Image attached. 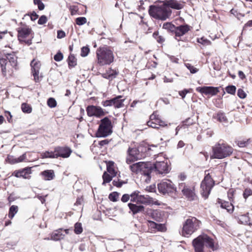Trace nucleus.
Here are the masks:
<instances>
[{
  "label": "nucleus",
  "mask_w": 252,
  "mask_h": 252,
  "mask_svg": "<svg viewBox=\"0 0 252 252\" xmlns=\"http://www.w3.org/2000/svg\"><path fill=\"white\" fill-rule=\"evenodd\" d=\"M192 245L195 252H204L205 246L213 251L218 249V246L214 244V240L206 234L200 235L193 239Z\"/></svg>",
  "instance_id": "obj_1"
},
{
  "label": "nucleus",
  "mask_w": 252,
  "mask_h": 252,
  "mask_svg": "<svg viewBox=\"0 0 252 252\" xmlns=\"http://www.w3.org/2000/svg\"><path fill=\"white\" fill-rule=\"evenodd\" d=\"M97 63L100 66L110 65L114 62V55L110 47L103 46L99 47L96 51Z\"/></svg>",
  "instance_id": "obj_2"
},
{
  "label": "nucleus",
  "mask_w": 252,
  "mask_h": 252,
  "mask_svg": "<svg viewBox=\"0 0 252 252\" xmlns=\"http://www.w3.org/2000/svg\"><path fill=\"white\" fill-rule=\"evenodd\" d=\"M213 152L212 158L222 159L231 155L233 149L226 143L219 142L213 147Z\"/></svg>",
  "instance_id": "obj_3"
},
{
  "label": "nucleus",
  "mask_w": 252,
  "mask_h": 252,
  "mask_svg": "<svg viewBox=\"0 0 252 252\" xmlns=\"http://www.w3.org/2000/svg\"><path fill=\"white\" fill-rule=\"evenodd\" d=\"M149 13L151 16L161 20H165L169 17L171 10L163 4L161 6L151 5L149 9Z\"/></svg>",
  "instance_id": "obj_4"
},
{
  "label": "nucleus",
  "mask_w": 252,
  "mask_h": 252,
  "mask_svg": "<svg viewBox=\"0 0 252 252\" xmlns=\"http://www.w3.org/2000/svg\"><path fill=\"white\" fill-rule=\"evenodd\" d=\"M200 223V221L194 217L187 219L183 225L182 235L188 237L199 228Z\"/></svg>",
  "instance_id": "obj_5"
},
{
  "label": "nucleus",
  "mask_w": 252,
  "mask_h": 252,
  "mask_svg": "<svg viewBox=\"0 0 252 252\" xmlns=\"http://www.w3.org/2000/svg\"><path fill=\"white\" fill-rule=\"evenodd\" d=\"M131 171L136 174H140L150 177L152 173V164L148 162H139L129 166Z\"/></svg>",
  "instance_id": "obj_6"
},
{
  "label": "nucleus",
  "mask_w": 252,
  "mask_h": 252,
  "mask_svg": "<svg viewBox=\"0 0 252 252\" xmlns=\"http://www.w3.org/2000/svg\"><path fill=\"white\" fill-rule=\"evenodd\" d=\"M112 132L111 122L107 117L100 121V124L96 133L97 137H105Z\"/></svg>",
  "instance_id": "obj_7"
},
{
  "label": "nucleus",
  "mask_w": 252,
  "mask_h": 252,
  "mask_svg": "<svg viewBox=\"0 0 252 252\" xmlns=\"http://www.w3.org/2000/svg\"><path fill=\"white\" fill-rule=\"evenodd\" d=\"M214 185V182L209 173L207 174L202 181L200 185L201 194L205 199L208 197L212 188Z\"/></svg>",
  "instance_id": "obj_8"
},
{
  "label": "nucleus",
  "mask_w": 252,
  "mask_h": 252,
  "mask_svg": "<svg viewBox=\"0 0 252 252\" xmlns=\"http://www.w3.org/2000/svg\"><path fill=\"white\" fill-rule=\"evenodd\" d=\"M158 189L159 192L163 194H169L172 193L176 190L173 183L169 180H165L161 181L158 184Z\"/></svg>",
  "instance_id": "obj_9"
},
{
  "label": "nucleus",
  "mask_w": 252,
  "mask_h": 252,
  "mask_svg": "<svg viewBox=\"0 0 252 252\" xmlns=\"http://www.w3.org/2000/svg\"><path fill=\"white\" fill-rule=\"evenodd\" d=\"M152 172L154 171L157 174H166L170 170L167 160L156 161L153 165H152Z\"/></svg>",
  "instance_id": "obj_10"
},
{
  "label": "nucleus",
  "mask_w": 252,
  "mask_h": 252,
  "mask_svg": "<svg viewBox=\"0 0 252 252\" xmlns=\"http://www.w3.org/2000/svg\"><path fill=\"white\" fill-rule=\"evenodd\" d=\"M122 95H118L109 100L102 102L101 104L104 107L113 106L115 108H120L124 106V102L125 99L122 98Z\"/></svg>",
  "instance_id": "obj_11"
},
{
  "label": "nucleus",
  "mask_w": 252,
  "mask_h": 252,
  "mask_svg": "<svg viewBox=\"0 0 252 252\" xmlns=\"http://www.w3.org/2000/svg\"><path fill=\"white\" fill-rule=\"evenodd\" d=\"M127 154L126 162L128 164L132 163L135 160L141 159L142 157L139 150L136 148H129L127 150Z\"/></svg>",
  "instance_id": "obj_12"
},
{
  "label": "nucleus",
  "mask_w": 252,
  "mask_h": 252,
  "mask_svg": "<svg viewBox=\"0 0 252 252\" xmlns=\"http://www.w3.org/2000/svg\"><path fill=\"white\" fill-rule=\"evenodd\" d=\"M57 158L59 157L62 158H67L70 157L72 150L67 146H58L55 148Z\"/></svg>",
  "instance_id": "obj_13"
},
{
  "label": "nucleus",
  "mask_w": 252,
  "mask_h": 252,
  "mask_svg": "<svg viewBox=\"0 0 252 252\" xmlns=\"http://www.w3.org/2000/svg\"><path fill=\"white\" fill-rule=\"evenodd\" d=\"M86 111L89 117H100L105 114L103 109L100 107L94 105L88 106L86 108Z\"/></svg>",
  "instance_id": "obj_14"
},
{
  "label": "nucleus",
  "mask_w": 252,
  "mask_h": 252,
  "mask_svg": "<svg viewBox=\"0 0 252 252\" xmlns=\"http://www.w3.org/2000/svg\"><path fill=\"white\" fill-rule=\"evenodd\" d=\"M179 188L181 189L184 195L189 200H195L196 196L194 191V189H191L186 186L184 183L179 184Z\"/></svg>",
  "instance_id": "obj_15"
},
{
  "label": "nucleus",
  "mask_w": 252,
  "mask_h": 252,
  "mask_svg": "<svg viewBox=\"0 0 252 252\" xmlns=\"http://www.w3.org/2000/svg\"><path fill=\"white\" fill-rule=\"evenodd\" d=\"M196 90L202 94L211 95H215L219 92L218 88L211 86L198 87L196 88Z\"/></svg>",
  "instance_id": "obj_16"
},
{
  "label": "nucleus",
  "mask_w": 252,
  "mask_h": 252,
  "mask_svg": "<svg viewBox=\"0 0 252 252\" xmlns=\"http://www.w3.org/2000/svg\"><path fill=\"white\" fill-rule=\"evenodd\" d=\"M163 4L167 7H170L175 9H181L183 8L184 5L176 0H165L163 1Z\"/></svg>",
  "instance_id": "obj_17"
},
{
  "label": "nucleus",
  "mask_w": 252,
  "mask_h": 252,
  "mask_svg": "<svg viewBox=\"0 0 252 252\" xmlns=\"http://www.w3.org/2000/svg\"><path fill=\"white\" fill-rule=\"evenodd\" d=\"M190 30V26L188 25H181L176 27L175 33L176 36L184 35Z\"/></svg>",
  "instance_id": "obj_18"
},
{
  "label": "nucleus",
  "mask_w": 252,
  "mask_h": 252,
  "mask_svg": "<svg viewBox=\"0 0 252 252\" xmlns=\"http://www.w3.org/2000/svg\"><path fill=\"white\" fill-rule=\"evenodd\" d=\"M138 204H134L129 203L127 205L130 210L132 212L133 215L142 212L144 211V207L141 205H138Z\"/></svg>",
  "instance_id": "obj_19"
},
{
  "label": "nucleus",
  "mask_w": 252,
  "mask_h": 252,
  "mask_svg": "<svg viewBox=\"0 0 252 252\" xmlns=\"http://www.w3.org/2000/svg\"><path fill=\"white\" fill-rule=\"evenodd\" d=\"M6 58L8 61L9 65L16 69L17 66V57L14 54H7Z\"/></svg>",
  "instance_id": "obj_20"
},
{
  "label": "nucleus",
  "mask_w": 252,
  "mask_h": 252,
  "mask_svg": "<svg viewBox=\"0 0 252 252\" xmlns=\"http://www.w3.org/2000/svg\"><path fill=\"white\" fill-rule=\"evenodd\" d=\"M65 234L63 233V229H59L54 231L51 234V240L54 241H59L63 239Z\"/></svg>",
  "instance_id": "obj_21"
},
{
  "label": "nucleus",
  "mask_w": 252,
  "mask_h": 252,
  "mask_svg": "<svg viewBox=\"0 0 252 252\" xmlns=\"http://www.w3.org/2000/svg\"><path fill=\"white\" fill-rule=\"evenodd\" d=\"M31 29L29 28H19L18 30V37L25 38L31 33Z\"/></svg>",
  "instance_id": "obj_22"
},
{
  "label": "nucleus",
  "mask_w": 252,
  "mask_h": 252,
  "mask_svg": "<svg viewBox=\"0 0 252 252\" xmlns=\"http://www.w3.org/2000/svg\"><path fill=\"white\" fill-rule=\"evenodd\" d=\"M117 74L118 72L116 70L109 69L106 73L102 74V76L103 78L112 80L116 77Z\"/></svg>",
  "instance_id": "obj_23"
},
{
  "label": "nucleus",
  "mask_w": 252,
  "mask_h": 252,
  "mask_svg": "<svg viewBox=\"0 0 252 252\" xmlns=\"http://www.w3.org/2000/svg\"><path fill=\"white\" fill-rule=\"evenodd\" d=\"M45 180L50 181L55 177L54 171L53 170H46L41 173Z\"/></svg>",
  "instance_id": "obj_24"
},
{
  "label": "nucleus",
  "mask_w": 252,
  "mask_h": 252,
  "mask_svg": "<svg viewBox=\"0 0 252 252\" xmlns=\"http://www.w3.org/2000/svg\"><path fill=\"white\" fill-rule=\"evenodd\" d=\"M151 199L148 195H140L139 194L138 204H150L151 202Z\"/></svg>",
  "instance_id": "obj_25"
},
{
  "label": "nucleus",
  "mask_w": 252,
  "mask_h": 252,
  "mask_svg": "<svg viewBox=\"0 0 252 252\" xmlns=\"http://www.w3.org/2000/svg\"><path fill=\"white\" fill-rule=\"evenodd\" d=\"M218 202L220 203V206L223 209H225L228 212H232L234 209V206L232 203L227 201L222 202L220 199H219Z\"/></svg>",
  "instance_id": "obj_26"
},
{
  "label": "nucleus",
  "mask_w": 252,
  "mask_h": 252,
  "mask_svg": "<svg viewBox=\"0 0 252 252\" xmlns=\"http://www.w3.org/2000/svg\"><path fill=\"white\" fill-rule=\"evenodd\" d=\"M150 121H155L156 122L159 124V125L160 126H166L164 124V122L161 120L159 118V115L157 114V112H154L151 116H150Z\"/></svg>",
  "instance_id": "obj_27"
},
{
  "label": "nucleus",
  "mask_w": 252,
  "mask_h": 252,
  "mask_svg": "<svg viewBox=\"0 0 252 252\" xmlns=\"http://www.w3.org/2000/svg\"><path fill=\"white\" fill-rule=\"evenodd\" d=\"M0 64L3 74L5 75L7 67L9 65L7 58H0Z\"/></svg>",
  "instance_id": "obj_28"
},
{
  "label": "nucleus",
  "mask_w": 252,
  "mask_h": 252,
  "mask_svg": "<svg viewBox=\"0 0 252 252\" xmlns=\"http://www.w3.org/2000/svg\"><path fill=\"white\" fill-rule=\"evenodd\" d=\"M251 142L250 139H241L236 141V143L240 148L246 147L249 145Z\"/></svg>",
  "instance_id": "obj_29"
},
{
  "label": "nucleus",
  "mask_w": 252,
  "mask_h": 252,
  "mask_svg": "<svg viewBox=\"0 0 252 252\" xmlns=\"http://www.w3.org/2000/svg\"><path fill=\"white\" fill-rule=\"evenodd\" d=\"M31 66L32 67V71H39L41 64L39 62L36 61L35 59H33L31 63Z\"/></svg>",
  "instance_id": "obj_30"
},
{
  "label": "nucleus",
  "mask_w": 252,
  "mask_h": 252,
  "mask_svg": "<svg viewBox=\"0 0 252 252\" xmlns=\"http://www.w3.org/2000/svg\"><path fill=\"white\" fill-rule=\"evenodd\" d=\"M41 156L43 158H57V157L56 156L55 149H54V151L53 152L46 151L44 153H42Z\"/></svg>",
  "instance_id": "obj_31"
},
{
  "label": "nucleus",
  "mask_w": 252,
  "mask_h": 252,
  "mask_svg": "<svg viewBox=\"0 0 252 252\" xmlns=\"http://www.w3.org/2000/svg\"><path fill=\"white\" fill-rule=\"evenodd\" d=\"M18 211V207L16 205H12L9 210L8 217L12 219Z\"/></svg>",
  "instance_id": "obj_32"
},
{
  "label": "nucleus",
  "mask_w": 252,
  "mask_h": 252,
  "mask_svg": "<svg viewBox=\"0 0 252 252\" xmlns=\"http://www.w3.org/2000/svg\"><path fill=\"white\" fill-rule=\"evenodd\" d=\"M216 118L218 121L220 123H227V119L225 114L221 112L218 113Z\"/></svg>",
  "instance_id": "obj_33"
},
{
  "label": "nucleus",
  "mask_w": 252,
  "mask_h": 252,
  "mask_svg": "<svg viewBox=\"0 0 252 252\" xmlns=\"http://www.w3.org/2000/svg\"><path fill=\"white\" fill-rule=\"evenodd\" d=\"M68 64L69 67H74L77 64V59L74 55H70L68 58Z\"/></svg>",
  "instance_id": "obj_34"
},
{
  "label": "nucleus",
  "mask_w": 252,
  "mask_h": 252,
  "mask_svg": "<svg viewBox=\"0 0 252 252\" xmlns=\"http://www.w3.org/2000/svg\"><path fill=\"white\" fill-rule=\"evenodd\" d=\"M176 27L174 25L168 22L164 23L162 26L163 29L174 32H175Z\"/></svg>",
  "instance_id": "obj_35"
},
{
  "label": "nucleus",
  "mask_w": 252,
  "mask_h": 252,
  "mask_svg": "<svg viewBox=\"0 0 252 252\" xmlns=\"http://www.w3.org/2000/svg\"><path fill=\"white\" fill-rule=\"evenodd\" d=\"M139 191L136 190L130 195V200L132 202L138 204Z\"/></svg>",
  "instance_id": "obj_36"
},
{
  "label": "nucleus",
  "mask_w": 252,
  "mask_h": 252,
  "mask_svg": "<svg viewBox=\"0 0 252 252\" xmlns=\"http://www.w3.org/2000/svg\"><path fill=\"white\" fill-rule=\"evenodd\" d=\"M21 109L24 113H30L32 111L31 106L25 103H24L22 104Z\"/></svg>",
  "instance_id": "obj_37"
},
{
  "label": "nucleus",
  "mask_w": 252,
  "mask_h": 252,
  "mask_svg": "<svg viewBox=\"0 0 252 252\" xmlns=\"http://www.w3.org/2000/svg\"><path fill=\"white\" fill-rule=\"evenodd\" d=\"M102 178L103 180L102 184L104 185L106 183H109L112 180V176L105 172L102 175Z\"/></svg>",
  "instance_id": "obj_38"
},
{
  "label": "nucleus",
  "mask_w": 252,
  "mask_h": 252,
  "mask_svg": "<svg viewBox=\"0 0 252 252\" xmlns=\"http://www.w3.org/2000/svg\"><path fill=\"white\" fill-rule=\"evenodd\" d=\"M83 231V228L81 223L77 222L74 225V232L76 234H80Z\"/></svg>",
  "instance_id": "obj_39"
},
{
  "label": "nucleus",
  "mask_w": 252,
  "mask_h": 252,
  "mask_svg": "<svg viewBox=\"0 0 252 252\" xmlns=\"http://www.w3.org/2000/svg\"><path fill=\"white\" fill-rule=\"evenodd\" d=\"M236 90V88L233 85L228 86L225 88L226 92L229 94H234Z\"/></svg>",
  "instance_id": "obj_40"
},
{
  "label": "nucleus",
  "mask_w": 252,
  "mask_h": 252,
  "mask_svg": "<svg viewBox=\"0 0 252 252\" xmlns=\"http://www.w3.org/2000/svg\"><path fill=\"white\" fill-rule=\"evenodd\" d=\"M75 22L79 26L83 25L87 23V19L84 17H80L76 19Z\"/></svg>",
  "instance_id": "obj_41"
},
{
  "label": "nucleus",
  "mask_w": 252,
  "mask_h": 252,
  "mask_svg": "<svg viewBox=\"0 0 252 252\" xmlns=\"http://www.w3.org/2000/svg\"><path fill=\"white\" fill-rule=\"evenodd\" d=\"M119 193L117 192H112L109 195V199L113 202L117 201Z\"/></svg>",
  "instance_id": "obj_42"
},
{
  "label": "nucleus",
  "mask_w": 252,
  "mask_h": 252,
  "mask_svg": "<svg viewBox=\"0 0 252 252\" xmlns=\"http://www.w3.org/2000/svg\"><path fill=\"white\" fill-rule=\"evenodd\" d=\"M47 104L50 108H54L57 105V102L54 98L50 97L47 100Z\"/></svg>",
  "instance_id": "obj_43"
},
{
  "label": "nucleus",
  "mask_w": 252,
  "mask_h": 252,
  "mask_svg": "<svg viewBox=\"0 0 252 252\" xmlns=\"http://www.w3.org/2000/svg\"><path fill=\"white\" fill-rule=\"evenodd\" d=\"M185 66L190 71L191 73H195L198 71V69L197 68L194 67L190 63H185Z\"/></svg>",
  "instance_id": "obj_44"
},
{
  "label": "nucleus",
  "mask_w": 252,
  "mask_h": 252,
  "mask_svg": "<svg viewBox=\"0 0 252 252\" xmlns=\"http://www.w3.org/2000/svg\"><path fill=\"white\" fill-rule=\"evenodd\" d=\"M6 161L10 164H15L18 163L17 158L13 156L8 155L7 156Z\"/></svg>",
  "instance_id": "obj_45"
},
{
  "label": "nucleus",
  "mask_w": 252,
  "mask_h": 252,
  "mask_svg": "<svg viewBox=\"0 0 252 252\" xmlns=\"http://www.w3.org/2000/svg\"><path fill=\"white\" fill-rule=\"evenodd\" d=\"M160 215V212L158 210L153 211L151 213L152 218L157 221L159 220Z\"/></svg>",
  "instance_id": "obj_46"
},
{
  "label": "nucleus",
  "mask_w": 252,
  "mask_h": 252,
  "mask_svg": "<svg viewBox=\"0 0 252 252\" xmlns=\"http://www.w3.org/2000/svg\"><path fill=\"white\" fill-rule=\"evenodd\" d=\"M32 75L34 77V80L36 82H39L42 79V76H39V71H32Z\"/></svg>",
  "instance_id": "obj_47"
},
{
  "label": "nucleus",
  "mask_w": 252,
  "mask_h": 252,
  "mask_svg": "<svg viewBox=\"0 0 252 252\" xmlns=\"http://www.w3.org/2000/svg\"><path fill=\"white\" fill-rule=\"evenodd\" d=\"M90 52V49L88 47L84 46L81 48V56L82 57L87 56Z\"/></svg>",
  "instance_id": "obj_48"
},
{
  "label": "nucleus",
  "mask_w": 252,
  "mask_h": 252,
  "mask_svg": "<svg viewBox=\"0 0 252 252\" xmlns=\"http://www.w3.org/2000/svg\"><path fill=\"white\" fill-rule=\"evenodd\" d=\"M147 125L151 127L154 128H158L159 124L156 121L153 122V121H149L147 122Z\"/></svg>",
  "instance_id": "obj_49"
},
{
  "label": "nucleus",
  "mask_w": 252,
  "mask_h": 252,
  "mask_svg": "<svg viewBox=\"0 0 252 252\" xmlns=\"http://www.w3.org/2000/svg\"><path fill=\"white\" fill-rule=\"evenodd\" d=\"M35 4L37 5L38 8L40 10H42L44 8V4L41 0H33Z\"/></svg>",
  "instance_id": "obj_50"
},
{
  "label": "nucleus",
  "mask_w": 252,
  "mask_h": 252,
  "mask_svg": "<svg viewBox=\"0 0 252 252\" xmlns=\"http://www.w3.org/2000/svg\"><path fill=\"white\" fill-rule=\"evenodd\" d=\"M30 169L28 168H25L21 170V177L27 178V176L30 174Z\"/></svg>",
  "instance_id": "obj_51"
},
{
  "label": "nucleus",
  "mask_w": 252,
  "mask_h": 252,
  "mask_svg": "<svg viewBox=\"0 0 252 252\" xmlns=\"http://www.w3.org/2000/svg\"><path fill=\"white\" fill-rule=\"evenodd\" d=\"M63 54L59 51L54 57V59L56 62H60L63 59Z\"/></svg>",
  "instance_id": "obj_52"
},
{
  "label": "nucleus",
  "mask_w": 252,
  "mask_h": 252,
  "mask_svg": "<svg viewBox=\"0 0 252 252\" xmlns=\"http://www.w3.org/2000/svg\"><path fill=\"white\" fill-rule=\"evenodd\" d=\"M197 41L199 43L205 46L209 45L211 43V42L209 40L205 39L203 37L198 39Z\"/></svg>",
  "instance_id": "obj_53"
},
{
  "label": "nucleus",
  "mask_w": 252,
  "mask_h": 252,
  "mask_svg": "<svg viewBox=\"0 0 252 252\" xmlns=\"http://www.w3.org/2000/svg\"><path fill=\"white\" fill-rule=\"evenodd\" d=\"M157 223L152 220L148 221V225L152 231H156Z\"/></svg>",
  "instance_id": "obj_54"
},
{
  "label": "nucleus",
  "mask_w": 252,
  "mask_h": 252,
  "mask_svg": "<svg viewBox=\"0 0 252 252\" xmlns=\"http://www.w3.org/2000/svg\"><path fill=\"white\" fill-rule=\"evenodd\" d=\"M237 95L240 98L243 99L246 97L247 94L243 91V90H242V89H239L237 91Z\"/></svg>",
  "instance_id": "obj_55"
},
{
  "label": "nucleus",
  "mask_w": 252,
  "mask_h": 252,
  "mask_svg": "<svg viewBox=\"0 0 252 252\" xmlns=\"http://www.w3.org/2000/svg\"><path fill=\"white\" fill-rule=\"evenodd\" d=\"M239 220L242 223H247L249 220V218L246 215H241L240 217Z\"/></svg>",
  "instance_id": "obj_56"
},
{
  "label": "nucleus",
  "mask_w": 252,
  "mask_h": 252,
  "mask_svg": "<svg viewBox=\"0 0 252 252\" xmlns=\"http://www.w3.org/2000/svg\"><path fill=\"white\" fill-rule=\"evenodd\" d=\"M252 195V190L250 189H246L243 193V196L247 199L249 196Z\"/></svg>",
  "instance_id": "obj_57"
},
{
  "label": "nucleus",
  "mask_w": 252,
  "mask_h": 252,
  "mask_svg": "<svg viewBox=\"0 0 252 252\" xmlns=\"http://www.w3.org/2000/svg\"><path fill=\"white\" fill-rule=\"evenodd\" d=\"M157 230L159 231H165L166 230V227L164 224L157 223L156 230Z\"/></svg>",
  "instance_id": "obj_58"
},
{
  "label": "nucleus",
  "mask_w": 252,
  "mask_h": 252,
  "mask_svg": "<svg viewBox=\"0 0 252 252\" xmlns=\"http://www.w3.org/2000/svg\"><path fill=\"white\" fill-rule=\"evenodd\" d=\"M47 21V18L46 16L45 15L41 16L38 21V24L39 25H43L44 24H45Z\"/></svg>",
  "instance_id": "obj_59"
},
{
  "label": "nucleus",
  "mask_w": 252,
  "mask_h": 252,
  "mask_svg": "<svg viewBox=\"0 0 252 252\" xmlns=\"http://www.w3.org/2000/svg\"><path fill=\"white\" fill-rule=\"evenodd\" d=\"M184 125L186 126H190L194 123V121L192 119L190 118L187 119L183 122Z\"/></svg>",
  "instance_id": "obj_60"
},
{
  "label": "nucleus",
  "mask_w": 252,
  "mask_h": 252,
  "mask_svg": "<svg viewBox=\"0 0 252 252\" xmlns=\"http://www.w3.org/2000/svg\"><path fill=\"white\" fill-rule=\"evenodd\" d=\"M26 15L30 16L31 19L32 21H35L38 17V15L35 12H33L30 15L26 14L25 15V16H26Z\"/></svg>",
  "instance_id": "obj_61"
},
{
  "label": "nucleus",
  "mask_w": 252,
  "mask_h": 252,
  "mask_svg": "<svg viewBox=\"0 0 252 252\" xmlns=\"http://www.w3.org/2000/svg\"><path fill=\"white\" fill-rule=\"evenodd\" d=\"M129 199H130V195H129L128 194H124L121 198V201L123 202H127Z\"/></svg>",
  "instance_id": "obj_62"
},
{
  "label": "nucleus",
  "mask_w": 252,
  "mask_h": 252,
  "mask_svg": "<svg viewBox=\"0 0 252 252\" xmlns=\"http://www.w3.org/2000/svg\"><path fill=\"white\" fill-rule=\"evenodd\" d=\"M26 158H27L26 154V153L23 154L22 156L19 157L18 158H17L18 163L25 161L26 159Z\"/></svg>",
  "instance_id": "obj_63"
},
{
  "label": "nucleus",
  "mask_w": 252,
  "mask_h": 252,
  "mask_svg": "<svg viewBox=\"0 0 252 252\" xmlns=\"http://www.w3.org/2000/svg\"><path fill=\"white\" fill-rule=\"evenodd\" d=\"M189 93V91L187 89H184V90L182 91H180L179 94L182 97V98H184L185 97L187 93Z\"/></svg>",
  "instance_id": "obj_64"
}]
</instances>
